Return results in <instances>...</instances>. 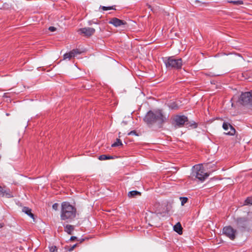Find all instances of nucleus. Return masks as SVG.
I'll return each mask as SVG.
<instances>
[{"instance_id": "2", "label": "nucleus", "mask_w": 252, "mask_h": 252, "mask_svg": "<svg viewBox=\"0 0 252 252\" xmlns=\"http://www.w3.org/2000/svg\"><path fill=\"white\" fill-rule=\"evenodd\" d=\"M76 209L69 203L64 202L62 204L61 218L62 220H71L76 216Z\"/></svg>"}, {"instance_id": "8", "label": "nucleus", "mask_w": 252, "mask_h": 252, "mask_svg": "<svg viewBox=\"0 0 252 252\" xmlns=\"http://www.w3.org/2000/svg\"><path fill=\"white\" fill-rule=\"evenodd\" d=\"M222 233L231 240H233L236 237V230L230 226H225L223 228Z\"/></svg>"}, {"instance_id": "12", "label": "nucleus", "mask_w": 252, "mask_h": 252, "mask_svg": "<svg viewBox=\"0 0 252 252\" xmlns=\"http://www.w3.org/2000/svg\"><path fill=\"white\" fill-rule=\"evenodd\" d=\"M0 195L2 196H5L7 198L13 197L9 189L4 190L1 186H0Z\"/></svg>"}, {"instance_id": "16", "label": "nucleus", "mask_w": 252, "mask_h": 252, "mask_svg": "<svg viewBox=\"0 0 252 252\" xmlns=\"http://www.w3.org/2000/svg\"><path fill=\"white\" fill-rule=\"evenodd\" d=\"M81 53V52L79 51L78 49H73L69 53H68V55L70 57V59H71L72 57H74L77 55L80 54Z\"/></svg>"}, {"instance_id": "18", "label": "nucleus", "mask_w": 252, "mask_h": 252, "mask_svg": "<svg viewBox=\"0 0 252 252\" xmlns=\"http://www.w3.org/2000/svg\"><path fill=\"white\" fill-rule=\"evenodd\" d=\"M81 53V52L79 51L78 49H73L69 53H68V55L70 57V59H71L72 57H74L77 55L80 54Z\"/></svg>"}, {"instance_id": "23", "label": "nucleus", "mask_w": 252, "mask_h": 252, "mask_svg": "<svg viewBox=\"0 0 252 252\" xmlns=\"http://www.w3.org/2000/svg\"><path fill=\"white\" fill-rule=\"evenodd\" d=\"M120 145H123V144L120 139L117 138L116 141L112 144V147H117Z\"/></svg>"}, {"instance_id": "25", "label": "nucleus", "mask_w": 252, "mask_h": 252, "mask_svg": "<svg viewBox=\"0 0 252 252\" xmlns=\"http://www.w3.org/2000/svg\"><path fill=\"white\" fill-rule=\"evenodd\" d=\"M58 249L56 246H52L50 248V252H57Z\"/></svg>"}, {"instance_id": "30", "label": "nucleus", "mask_w": 252, "mask_h": 252, "mask_svg": "<svg viewBox=\"0 0 252 252\" xmlns=\"http://www.w3.org/2000/svg\"><path fill=\"white\" fill-rule=\"evenodd\" d=\"M49 30L51 32H55L56 30V28L54 27H50Z\"/></svg>"}, {"instance_id": "1", "label": "nucleus", "mask_w": 252, "mask_h": 252, "mask_svg": "<svg viewBox=\"0 0 252 252\" xmlns=\"http://www.w3.org/2000/svg\"><path fill=\"white\" fill-rule=\"evenodd\" d=\"M144 121L149 126H151L156 123L161 125L166 121V118L161 110L158 109L148 111L144 118Z\"/></svg>"}, {"instance_id": "9", "label": "nucleus", "mask_w": 252, "mask_h": 252, "mask_svg": "<svg viewBox=\"0 0 252 252\" xmlns=\"http://www.w3.org/2000/svg\"><path fill=\"white\" fill-rule=\"evenodd\" d=\"M222 127L225 131L228 130L229 129H230L228 132H225V134L226 135H233L235 133V128L228 123L224 122L222 125Z\"/></svg>"}, {"instance_id": "20", "label": "nucleus", "mask_w": 252, "mask_h": 252, "mask_svg": "<svg viewBox=\"0 0 252 252\" xmlns=\"http://www.w3.org/2000/svg\"><path fill=\"white\" fill-rule=\"evenodd\" d=\"M141 195V192H140L138 191H136V190H132V191H130L128 192L127 195L129 197L132 198V197H135L136 195Z\"/></svg>"}, {"instance_id": "6", "label": "nucleus", "mask_w": 252, "mask_h": 252, "mask_svg": "<svg viewBox=\"0 0 252 252\" xmlns=\"http://www.w3.org/2000/svg\"><path fill=\"white\" fill-rule=\"evenodd\" d=\"M194 170L196 171L195 177L200 181H204L207 178L209 174L205 173L202 165L198 164L193 166Z\"/></svg>"}, {"instance_id": "24", "label": "nucleus", "mask_w": 252, "mask_h": 252, "mask_svg": "<svg viewBox=\"0 0 252 252\" xmlns=\"http://www.w3.org/2000/svg\"><path fill=\"white\" fill-rule=\"evenodd\" d=\"M180 199L181 201V205H184L188 201V199L187 197H181Z\"/></svg>"}, {"instance_id": "17", "label": "nucleus", "mask_w": 252, "mask_h": 252, "mask_svg": "<svg viewBox=\"0 0 252 252\" xmlns=\"http://www.w3.org/2000/svg\"><path fill=\"white\" fill-rule=\"evenodd\" d=\"M81 53V52L79 51L78 49H73L69 53H68V55L70 57V59H71L72 57H74L77 55L80 54Z\"/></svg>"}, {"instance_id": "34", "label": "nucleus", "mask_w": 252, "mask_h": 252, "mask_svg": "<svg viewBox=\"0 0 252 252\" xmlns=\"http://www.w3.org/2000/svg\"><path fill=\"white\" fill-rule=\"evenodd\" d=\"M2 227V225L0 224V228Z\"/></svg>"}, {"instance_id": "32", "label": "nucleus", "mask_w": 252, "mask_h": 252, "mask_svg": "<svg viewBox=\"0 0 252 252\" xmlns=\"http://www.w3.org/2000/svg\"><path fill=\"white\" fill-rule=\"evenodd\" d=\"M76 245H73L70 249H69V251H72L74 248L76 247Z\"/></svg>"}, {"instance_id": "22", "label": "nucleus", "mask_w": 252, "mask_h": 252, "mask_svg": "<svg viewBox=\"0 0 252 252\" xmlns=\"http://www.w3.org/2000/svg\"><path fill=\"white\" fill-rule=\"evenodd\" d=\"M229 3H233L235 5H241L243 4L244 2L243 1L241 0H230L228 1Z\"/></svg>"}, {"instance_id": "21", "label": "nucleus", "mask_w": 252, "mask_h": 252, "mask_svg": "<svg viewBox=\"0 0 252 252\" xmlns=\"http://www.w3.org/2000/svg\"><path fill=\"white\" fill-rule=\"evenodd\" d=\"M115 7H116L115 5H113V6H100V8L103 10L106 11V10H111V9L116 10Z\"/></svg>"}, {"instance_id": "4", "label": "nucleus", "mask_w": 252, "mask_h": 252, "mask_svg": "<svg viewBox=\"0 0 252 252\" xmlns=\"http://www.w3.org/2000/svg\"><path fill=\"white\" fill-rule=\"evenodd\" d=\"M163 62L166 67L170 69H181L183 65L182 59L175 58L174 56L165 57Z\"/></svg>"}, {"instance_id": "5", "label": "nucleus", "mask_w": 252, "mask_h": 252, "mask_svg": "<svg viewBox=\"0 0 252 252\" xmlns=\"http://www.w3.org/2000/svg\"><path fill=\"white\" fill-rule=\"evenodd\" d=\"M239 102L244 106H252V91L242 93L240 96Z\"/></svg>"}, {"instance_id": "33", "label": "nucleus", "mask_w": 252, "mask_h": 252, "mask_svg": "<svg viewBox=\"0 0 252 252\" xmlns=\"http://www.w3.org/2000/svg\"><path fill=\"white\" fill-rule=\"evenodd\" d=\"M171 107L172 109H177V106H172Z\"/></svg>"}, {"instance_id": "28", "label": "nucleus", "mask_w": 252, "mask_h": 252, "mask_svg": "<svg viewBox=\"0 0 252 252\" xmlns=\"http://www.w3.org/2000/svg\"><path fill=\"white\" fill-rule=\"evenodd\" d=\"M67 59H68L69 60L70 59V58L69 56L68 53H66L63 55V60H65Z\"/></svg>"}, {"instance_id": "31", "label": "nucleus", "mask_w": 252, "mask_h": 252, "mask_svg": "<svg viewBox=\"0 0 252 252\" xmlns=\"http://www.w3.org/2000/svg\"><path fill=\"white\" fill-rule=\"evenodd\" d=\"M76 239H77V238L75 236H71L70 238V241H74Z\"/></svg>"}, {"instance_id": "26", "label": "nucleus", "mask_w": 252, "mask_h": 252, "mask_svg": "<svg viewBox=\"0 0 252 252\" xmlns=\"http://www.w3.org/2000/svg\"><path fill=\"white\" fill-rule=\"evenodd\" d=\"M245 203L246 204H252V199L250 198H248L246 201Z\"/></svg>"}, {"instance_id": "27", "label": "nucleus", "mask_w": 252, "mask_h": 252, "mask_svg": "<svg viewBox=\"0 0 252 252\" xmlns=\"http://www.w3.org/2000/svg\"><path fill=\"white\" fill-rule=\"evenodd\" d=\"M128 135H138V134L136 133V131L135 130H132L128 133L127 134Z\"/></svg>"}, {"instance_id": "14", "label": "nucleus", "mask_w": 252, "mask_h": 252, "mask_svg": "<svg viewBox=\"0 0 252 252\" xmlns=\"http://www.w3.org/2000/svg\"><path fill=\"white\" fill-rule=\"evenodd\" d=\"M64 231L67 232L69 234H72V232L74 229V227L73 225L70 224H67L64 226Z\"/></svg>"}, {"instance_id": "3", "label": "nucleus", "mask_w": 252, "mask_h": 252, "mask_svg": "<svg viewBox=\"0 0 252 252\" xmlns=\"http://www.w3.org/2000/svg\"><path fill=\"white\" fill-rule=\"evenodd\" d=\"M238 228L242 230H249L252 228V214L249 213L247 217H239L235 219Z\"/></svg>"}, {"instance_id": "13", "label": "nucleus", "mask_w": 252, "mask_h": 252, "mask_svg": "<svg viewBox=\"0 0 252 252\" xmlns=\"http://www.w3.org/2000/svg\"><path fill=\"white\" fill-rule=\"evenodd\" d=\"M22 211L34 220V215L32 213V210L30 208L24 207L22 209Z\"/></svg>"}, {"instance_id": "7", "label": "nucleus", "mask_w": 252, "mask_h": 252, "mask_svg": "<svg viewBox=\"0 0 252 252\" xmlns=\"http://www.w3.org/2000/svg\"><path fill=\"white\" fill-rule=\"evenodd\" d=\"M188 118L185 116L176 115L173 120L176 127H182L188 122Z\"/></svg>"}, {"instance_id": "15", "label": "nucleus", "mask_w": 252, "mask_h": 252, "mask_svg": "<svg viewBox=\"0 0 252 252\" xmlns=\"http://www.w3.org/2000/svg\"><path fill=\"white\" fill-rule=\"evenodd\" d=\"M174 230L179 234H182V227L180 222H178L174 226Z\"/></svg>"}, {"instance_id": "10", "label": "nucleus", "mask_w": 252, "mask_h": 252, "mask_svg": "<svg viewBox=\"0 0 252 252\" xmlns=\"http://www.w3.org/2000/svg\"><path fill=\"white\" fill-rule=\"evenodd\" d=\"M109 24L113 25L115 27H119L126 24V22L117 18H112L109 21Z\"/></svg>"}, {"instance_id": "19", "label": "nucleus", "mask_w": 252, "mask_h": 252, "mask_svg": "<svg viewBox=\"0 0 252 252\" xmlns=\"http://www.w3.org/2000/svg\"><path fill=\"white\" fill-rule=\"evenodd\" d=\"M98 158L100 160H104L107 159H114V157L109 155H102L99 156Z\"/></svg>"}, {"instance_id": "29", "label": "nucleus", "mask_w": 252, "mask_h": 252, "mask_svg": "<svg viewBox=\"0 0 252 252\" xmlns=\"http://www.w3.org/2000/svg\"><path fill=\"white\" fill-rule=\"evenodd\" d=\"M58 207V204L57 203H55L52 206L53 209H54L55 210H57Z\"/></svg>"}, {"instance_id": "11", "label": "nucleus", "mask_w": 252, "mask_h": 252, "mask_svg": "<svg viewBox=\"0 0 252 252\" xmlns=\"http://www.w3.org/2000/svg\"><path fill=\"white\" fill-rule=\"evenodd\" d=\"M81 33L84 34L85 36H90L95 32V29L93 28H84L79 30Z\"/></svg>"}]
</instances>
